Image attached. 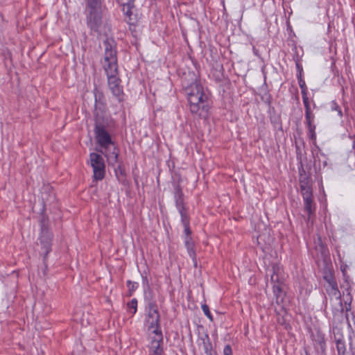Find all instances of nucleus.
<instances>
[{
    "label": "nucleus",
    "mask_w": 355,
    "mask_h": 355,
    "mask_svg": "<svg viewBox=\"0 0 355 355\" xmlns=\"http://www.w3.org/2000/svg\"><path fill=\"white\" fill-rule=\"evenodd\" d=\"M189 110L193 114L205 118L208 115L210 102L208 94L199 82L192 83L185 89Z\"/></svg>",
    "instance_id": "1"
},
{
    "label": "nucleus",
    "mask_w": 355,
    "mask_h": 355,
    "mask_svg": "<svg viewBox=\"0 0 355 355\" xmlns=\"http://www.w3.org/2000/svg\"><path fill=\"white\" fill-rule=\"evenodd\" d=\"M94 132L97 144L101 148L99 151L106 157L109 164L114 165L117 162L118 150L107 131L104 123L97 121Z\"/></svg>",
    "instance_id": "2"
},
{
    "label": "nucleus",
    "mask_w": 355,
    "mask_h": 355,
    "mask_svg": "<svg viewBox=\"0 0 355 355\" xmlns=\"http://www.w3.org/2000/svg\"><path fill=\"white\" fill-rule=\"evenodd\" d=\"M105 46V71H117L116 53L114 42L112 39H106L104 41Z\"/></svg>",
    "instance_id": "3"
},
{
    "label": "nucleus",
    "mask_w": 355,
    "mask_h": 355,
    "mask_svg": "<svg viewBox=\"0 0 355 355\" xmlns=\"http://www.w3.org/2000/svg\"><path fill=\"white\" fill-rule=\"evenodd\" d=\"M89 164L93 168L94 180H103L105 173V165L103 157L96 153H90Z\"/></svg>",
    "instance_id": "4"
},
{
    "label": "nucleus",
    "mask_w": 355,
    "mask_h": 355,
    "mask_svg": "<svg viewBox=\"0 0 355 355\" xmlns=\"http://www.w3.org/2000/svg\"><path fill=\"white\" fill-rule=\"evenodd\" d=\"M95 105H94V116L95 123L97 121L104 123V118L106 112V105L105 103V98L103 94L95 89L94 90Z\"/></svg>",
    "instance_id": "5"
},
{
    "label": "nucleus",
    "mask_w": 355,
    "mask_h": 355,
    "mask_svg": "<svg viewBox=\"0 0 355 355\" xmlns=\"http://www.w3.org/2000/svg\"><path fill=\"white\" fill-rule=\"evenodd\" d=\"M87 25L94 31H98L101 25V16L100 12V3L95 7L87 3Z\"/></svg>",
    "instance_id": "6"
},
{
    "label": "nucleus",
    "mask_w": 355,
    "mask_h": 355,
    "mask_svg": "<svg viewBox=\"0 0 355 355\" xmlns=\"http://www.w3.org/2000/svg\"><path fill=\"white\" fill-rule=\"evenodd\" d=\"M134 1L135 0H117V2L122 7V11L125 15V21L130 26L135 25L138 20L137 15L134 13L135 10Z\"/></svg>",
    "instance_id": "7"
},
{
    "label": "nucleus",
    "mask_w": 355,
    "mask_h": 355,
    "mask_svg": "<svg viewBox=\"0 0 355 355\" xmlns=\"http://www.w3.org/2000/svg\"><path fill=\"white\" fill-rule=\"evenodd\" d=\"M105 72L107 76V83L110 91L119 101H121L123 92L122 87L120 85L121 80L116 76L117 71H109Z\"/></svg>",
    "instance_id": "8"
},
{
    "label": "nucleus",
    "mask_w": 355,
    "mask_h": 355,
    "mask_svg": "<svg viewBox=\"0 0 355 355\" xmlns=\"http://www.w3.org/2000/svg\"><path fill=\"white\" fill-rule=\"evenodd\" d=\"M148 329L154 328H159V314L158 310L153 304H149V309L146 319Z\"/></svg>",
    "instance_id": "9"
},
{
    "label": "nucleus",
    "mask_w": 355,
    "mask_h": 355,
    "mask_svg": "<svg viewBox=\"0 0 355 355\" xmlns=\"http://www.w3.org/2000/svg\"><path fill=\"white\" fill-rule=\"evenodd\" d=\"M148 336L150 340V349L161 348L163 343V336L160 327L148 329Z\"/></svg>",
    "instance_id": "10"
},
{
    "label": "nucleus",
    "mask_w": 355,
    "mask_h": 355,
    "mask_svg": "<svg viewBox=\"0 0 355 355\" xmlns=\"http://www.w3.org/2000/svg\"><path fill=\"white\" fill-rule=\"evenodd\" d=\"M272 273L271 274V282L274 284L283 285L286 279V275L283 271L282 268L279 265L272 266Z\"/></svg>",
    "instance_id": "11"
},
{
    "label": "nucleus",
    "mask_w": 355,
    "mask_h": 355,
    "mask_svg": "<svg viewBox=\"0 0 355 355\" xmlns=\"http://www.w3.org/2000/svg\"><path fill=\"white\" fill-rule=\"evenodd\" d=\"M326 279L327 280L328 283V285L327 286V291L329 295L332 297H334L336 300H340L341 297V294L337 287L336 283L334 281V279L331 277H329V279L326 277Z\"/></svg>",
    "instance_id": "12"
},
{
    "label": "nucleus",
    "mask_w": 355,
    "mask_h": 355,
    "mask_svg": "<svg viewBox=\"0 0 355 355\" xmlns=\"http://www.w3.org/2000/svg\"><path fill=\"white\" fill-rule=\"evenodd\" d=\"M175 198L176 206L181 216L187 214L183 207L182 193L179 187L175 188Z\"/></svg>",
    "instance_id": "13"
},
{
    "label": "nucleus",
    "mask_w": 355,
    "mask_h": 355,
    "mask_svg": "<svg viewBox=\"0 0 355 355\" xmlns=\"http://www.w3.org/2000/svg\"><path fill=\"white\" fill-rule=\"evenodd\" d=\"M273 292L276 297V303L281 304L284 302L285 293L283 291L282 285L274 284Z\"/></svg>",
    "instance_id": "14"
},
{
    "label": "nucleus",
    "mask_w": 355,
    "mask_h": 355,
    "mask_svg": "<svg viewBox=\"0 0 355 355\" xmlns=\"http://www.w3.org/2000/svg\"><path fill=\"white\" fill-rule=\"evenodd\" d=\"M51 234L48 232H42V235L40 238V242L42 245H43L44 248L45 250L46 254H48L51 250Z\"/></svg>",
    "instance_id": "15"
},
{
    "label": "nucleus",
    "mask_w": 355,
    "mask_h": 355,
    "mask_svg": "<svg viewBox=\"0 0 355 355\" xmlns=\"http://www.w3.org/2000/svg\"><path fill=\"white\" fill-rule=\"evenodd\" d=\"M300 188L304 200H309L312 198V191L308 182L304 180H300Z\"/></svg>",
    "instance_id": "16"
},
{
    "label": "nucleus",
    "mask_w": 355,
    "mask_h": 355,
    "mask_svg": "<svg viewBox=\"0 0 355 355\" xmlns=\"http://www.w3.org/2000/svg\"><path fill=\"white\" fill-rule=\"evenodd\" d=\"M257 243L259 245L263 247V245L270 244L272 239L268 232L263 233L257 236Z\"/></svg>",
    "instance_id": "17"
},
{
    "label": "nucleus",
    "mask_w": 355,
    "mask_h": 355,
    "mask_svg": "<svg viewBox=\"0 0 355 355\" xmlns=\"http://www.w3.org/2000/svg\"><path fill=\"white\" fill-rule=\"evenodd\" d=\"M185 245L187 246V250H188V252H189V256L193 259H195V257H196V254H195V252L193 250V243L190 241V239L189 237H187L186 238V240H185Z\"/></svg>",
    "instance_id": "18"
},
{
    "label": "nucleus",
    "mask_w": 355,
    "mask_h": 355,
    "mask_svg": "<svg viewBox=\"0 0 355 355\" xmlns=\"http://www.w3.org/2000/svg\"><path fill=\"white\" fill-rule=\"evenodd\" d=\"M182 217V221L183 223V225L184 227V232L188 236L191 234V231L189 227V218L187 216V214L181 216Z\"/></svg>",
    "instance_id": "19"
},
{
    "label": "nucleus",
    "mask_w": 355,
    "mask_h": 355,
    "mask_svg": "<svg viewBox=\"0 0 355 355\" xmlns=\"http://www.w3.org/2000/svg\"><path fill=\"white\" fill-rule=\"evenodd\" d=\"M336 347L339 355H344L345 353V345L344 342L338 340L336 343Z\"/></svg>",
    "instance_id": "20"
},
{
    "label": "nucleus",
    "mask_w": 355,
    "mask_h": 355,
    "mask_svg": "<svg viewBox=\"0 0 355 355\" xmlns=\"http://www.w3.org/2000/svg\"><path fill=\"white\" fill-rule=\"evenodd\" d=\"M128 309L130 311L132 310V314H135L137 311V301L136 299H132L128 304Z\"/></svg>",
    "instance_id": "21"
},
{
    "label": "nucleus",
    "mask_w": 355,
    "mask_h": 355,
    "mask_svg": "<svg viewBox=\"0 0 355 355\" xmlns=\"http://www.w3.org/2000/svg\"><path fill=\"white\" fill-rule=\"evenodd\" d=\"M304 206L305 209L307 211L309 215H310L312 212V198H309V200H304Z\"/></svg>",
    "instance_id": "22"
},
{
    "label": "nucleus",
    "mask_w": 355,
    "mask_h": 355,
    "mask_svg": "<svg viewBox=\"0 0 355 355\" xmlns=\"http://www.w3.org/2000/svg\"><path fill=\"white\" fill-rule=\"evenodd\" d=\"M202 310L205 315L211 320H213L212 315L209 311V306L207 304H202Z\"/></svg>",
    "instance_id": "23"
},
{
    "label": "nucleus",
    "mask_w": 355,
    "mask_h": 355,
    "mask_svg": "<svg viewBox=\"0 0 355 355\" xmlns=\"http://www.w3.org/2000/svg\"><path fill=\"white\" fill-rule=\"evenodd\" d=\"M306 121L308 125H312L311 121L313 119V115L311 112V109L305 110Z\"/></svg>",
    "instance_id": "24"
},
{
    "label": "nucleus",
    "mask_w": 355,
    "mask_h": 355,
    "mask_svg": "<svg viewBox=\"0 0 355 355\" xmlns=\"http://www.w3.org/2000/svg\"><path fill=\"white\" fill-rule=\"evenodd\" d=\"M150 355H162L163 354L162 347L150 349Z\"/></svg>",
    "instance_id": "25"
},
{
    "label": "nucleus",
    "mask_w": 355,
    "mask_h": 355,
    "mask_svg": "<svg viewBox=\"0 0 355 355\" xmlns=\"http://www.w3.org/2000/svg\"><path fill=\"white\" fill-rule=\"evenodd\" d=\"M309 126V132H310V138L313 140V139H315V126L314 125H308Z\"/></svg>",
    "instance_id": "26"
},
{
    "label": "nucleus",
    "mask_w": 355,
    "mask_h": 355,
    "mask_svg": "<svg viewBox=\"0 0 355 355\" xmlns=\"http://www.w3.org/2000/svg\"><path fill=\"white\" fill-rule=\"evenodd\" d=\"M224 355H232V350L230 345H227L224 347L223 349Z\"/></svg>",
    "instance_id": "27"
},
{
    "label": "nucleus",
    "mask_w": 355,
    "mask_h": 355,
    "mask_svg": "<svg viewBox=\"0 0 355 355\" xmlns=\"http://www.w3.org/2000/svg\"><path fill=\"white\" fill-rule=\"evenodd\" d=\"M302 100H303V103H304V105L305 107V110L311 109L308 96H304V98H302Z\"/></svg>",
    "instance_id": "28"
},
{
    "label": "nucleus",
    "mask_w": 355,
    "mask_h": 355,
    "mask_svg": "<svg viewBox=\"0 0 355 355\" xmlns=\"http://www.w3.org/2000/svg\"><path fill=\"white\" fill-rule=\"evenodd\" d=\"M87 1L88 5H91L94 7L100 3V0H87Z\"/></svg>",
    "instance_id": "29"
},
{
    "label": "nucleus",
    "mask_w": 355,
    "mask_h": 355,
    "mask_svg": "<svg viewBox=\"0 0 355 355\" xmlns=\"http://www.w3.org/2000/svg\"><path fill=\"white\" fill-rule=\"evenodd\" d=\"M302 98H304V96H307L306 88L302 89Z\"/></svg>",
    "instance_id": "30"
},
{
    "label": "nucleus",
    "mask_w": 355,
    "mask_h": 355,
    "mask_svg": "<svg viewBox=\"0 0 355 355\" xmlns=\"http://www.w3.org/2000/svg\"><path fill=\"white\" fill-rule=\"evenodd\" d=\"M300 86L302 89H304L305 88V83L304 82H300Z\"/></svg>",
    "instance_id": "31"
},
{
    "label": "nucleus",
    "mask_w": 355,
    "mask_h": 355,
    "mask_svg": "<svg viewBox=\"0 0 355 355\" xmlns=\"http://www.w3.org/2000/svg\"><path fill=\"white\" fill-rule=\"evenodd\" d=\"M354 1H355V0H354Z\"/></svg>",
    "instance_id": "32"
}]
</instances>
